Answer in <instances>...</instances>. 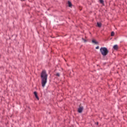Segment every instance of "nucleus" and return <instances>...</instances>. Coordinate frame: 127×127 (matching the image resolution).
Masks as SVG:
<instances>
[{"mask_svg": "<svg viewBox=\"0 0 127 127\" xmlns=\"http://www.w3.org/2000/svg\"><path fill=\"white\" fill-rule=\"evenodd\" d=\"M97 26H98V27H101V26H102V23L97 22Z\"/></svg>", "mask_w": 127, "mask_h": 127, "instance_id": "0eeeda50", "label": "nucleus"}, {"mask_svg": "<svg viewBox=\"0 0 127 127\" xmlns=\"http://www.w3.org/2000/svg\"><path fill=\"white\" fill-rule=\"evenodd\" d=\"M92 43H94V44H98L97 42L96 41V40H92Z\"/></svg>", "mask_w": 127, "mask_h": 127, "instance_id": "6e6552de", "label": "nucleus"}, {"mask_svg": "<svg viewBox=\"0 0 127 127\" xmlns=\"http://www.w3.org/2000/svg\"><path fill=\"white\" fill-rule=\"evenodd\" d=\"M83 110H84V107L79 106V107L78 109V113H82V112H83Z\"/></svg>", "mask_w": 127, "mask_h": 127, "instance_id": "7ed1b4c3", "label": "nucleus"}, {"mask_svg": "<svg viewBox=\"0 0 127 127\" xmlns=\"http://www.w3.org/2000/svg\"><path fill=\"white\" fill-rule=\"evenodd\" d=\"M34 94L35 96V97L36 98V99H37V100H39V97H38V96L37 95V92H36V91H35L34 92Z\"/></svg>", "mask_w": 127, "mask_h": 127, "instance_id": "39448f33", "label": "nucleus"}, {"mask_svg": "<svg viewBox=\"0 0 127 127\" xmlns=\"http://www.w3.org/2000/svg\"><path fill=\"white\" fill-rule=\"evenodd\" d=\"M99 48H100V47L99 46H97L96 47V49H99Z\"/></svg>", "mask_w": 127, "mask_h": 127, "instance_id": "ddd939ff", "label": "nucleus"}, {"mask_svg": "<svg viewBox=\"0 0 127 127\" xmlns=\"http://www.w3.org/2000/svg\"><path fill=\"white\" fill-rule=\"evenodd\" d=\"M115 35V32H111V36H114Z\"/></svg>", "mask_w": 127, "mask_h": 127, "instance_id": "9d476101", "label": "nucleus"}, {"mask_svg": "<svg viewBox=\"0 0 127 127\" xmlns=\"http://www.w3.org/2000/svg\"><path fill=\"white\" fill-rule=\"evenodd\" d=\"M83 41H84V42H87V41L86 40H85L84 38H82Z\"/></svg>", "mask_w": 127, "mask_h": 127, "instance_id": "f8f14e48", "label": "nucleus"}, {"mask_svg": "<svg viewBox=\"0 0 127 127\" xmlns=\"http://www.w3.org/2000/svg\"><path fill=\"white\" fill-rule=\"evenodd\" d=\"M48 77V74L46 73V71L43 70L42 73H41V83L42 86L44 88L45 87L46 84L47 83V78Z\"/></svg>", "mask_w": 127, "mask_h": 127, "instance_id": "f257e3e1", "label": "nucleus"}, {"mask_svg": "<svg viewBox=\"0 0 127 127\" xmlns=\"http://www.w3.org/2000/svg\"><path fill=\"white\" fill-rule=\"evenodd\" d=\"M100 3H104V0H99Z\"/></svg>", "mask_w": 127, "mask_h": 127, "instance_id": "9b49d317", "label": "nucleus"}, {"mask_svg": "<svg viewBox=\"0 0 127 127\" xmlns=\"http://www.w3.org/2000/svg\"><path fill=\"white\" fill-rule=\"evenodd\" d=\"M97 125H98V124H99V123L97 122Z\"/></svg>", "mask_w": 127, "mask_h": 127, "instance_id": "4468645a", "label": "nucleus"}, {"mask_svg": "<svg viewBox=\"0 0 127 127\" xmlns=\"http://www.w3.org/2000/svg\"><path fill=\"white\" fill-rule=\"evenodd\" d=\"M56 76H57V77H60V73H57L56 74Z\"/></svg>", "mask_w": 127, "mask_h": 127, "instance_id": "1a4fd4ad", "label": "nucleus"}, {"mask_svg": "<svg viewBox=\"0 0 127 127\" xmlns=\"http://www.w3.org/2000/svg\"><path fill=\"white\" fill-rule=\"evenodd\" d=\"M68 4L69 7H71L72 6V3H71L70 1H68Z\"/></svg>", "mask_w": 127, "mask_h": 127, "instance_id": "423d86ee", "label": "nucleus"}, {"mask_svg": "<svg viewBox=\"0 0 127 127\" xmlns=\"http://www.w3.org/2000/svg\"><path fill=\"white\" fill-rule=\"evenodd\" d=\"M113 48L115 50H118V49H119V46L118 45H115L114 46Z\"/></svg>", "mask_w": 127, "mask_h": 127, "instance_id": "20e7f679", "label": "nucleus"}, {"mask_svg": "<svg viewBox=\"0 0 127 127\" xmlns=\"http://www.w3.org/2000/svg\"><path fill=\"white\" fill-rule=\"evenodd\" d=\"M100 51L102 56H107L109 54V50L106 47H102L100 48Z\"/></svg>", "mask_w": 127, "mask_h": 127, "instance_id": "f03ea898", "label": "nucleus"}]
</instances>
